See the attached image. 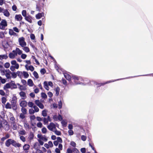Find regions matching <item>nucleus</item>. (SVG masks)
Instances as JSON below:
<instances>
[{"label":"nucleus","instance_id":"obj_12","mask_svg":"<svg viewBox=\"0 0 153 153\" xmlns=\"http://www.w3.org/2000/svg\"><path fill=\"white\" fill-rule=\"evenodd\" d=\"M6 74L5 76L8 79H10L11 78V72L8 69L5 70Z\"/></svg>","mask_w":153,"mask_h":153},{"label":"nucleus","instance_id":"obj_48","mask_svg":"<svg viewBox=\"0 0 153 153\" xmlns=\"http://www.w3.org/2000/svg\"><path fill=\"white\" fill-rule=\"evenodd\" d=\"M47 131V129L45 127H43L42 129V132L43 134H45Z\"/></svg>","mask_w":153,"mask_h":153},{"label":"nucleus","instance_id":"obj_43","mask_svg":"<svg viewBox=\"0 0 153 153\" xmlns=\"http://www.w3.org/2000/svg\"><path fill=\"white\" fill-rule=\"evenodd\" d=\"M33 108L34 109V111H35V112H38L39 111V108L36 105H34L33 107Z\"/></svg>","mask_w":153,"mask_h":153},{"label":"nucleus","instance_id":"obj_22","mask_svg":"<svg viewBox=\"0 0 153 153\" xmlns=\"http://www.w3.org/2000/svg\"><path fill=\"white\" fill-rule=\"evenodd\" d=\"M27 84L30 86H33L34 85V84L33 81L31 79H29L27 80Z\"/></svg>","mask_w":153,"mask_h":153},{"label":"nucleus","instance_id":"obj_55","mask_svg":"<svg viewBox=\"0 0 153 153\" xmlns=\"http://www.w3.org/2000/svg\"><path fill=\"white\" fill-rule=\"evenodd\" d=\"M10 64L9 62H6L4 64V66L6 68H8L10 67Z\"/></svg>","mask_w":153,"mask_h":153},{"label":"nucleus","instance_id":"obj_8","mask_svg":"<svg viewBox=\"0 0 153 153\" xmlns=\"http://www.w3.org/2000/svg\"><path fill=\"white\" fill-rule=\"evenodd\" d=\"M35 104L40 108L42 109L44 108V106L43 105L40 101L39 100H37L34 102Z\"/></svg>","mask_w":153,"mask_h":153},{"label":"nucleus","instance_id":"obj_51","mask_svg":"<svg viewBox=\"0 0 153 153\" xmlns=\"http://www.w3.org/2000/svg\"><path fill=\"white\" fill-rule=\"evenodd\" d=\"M44 123V124H47L48 122L49 121L46 118H44L43 119Z\"/></svg>","mask_w":153,"mask_h":153},{"label":"nucleus","instance_id":"obj_61","mask_svg":"<svg viewBox=\"0 0 153 153\" xmlns=\"http://www.w3.org/2000/svg\"><path fill=\"white\" fill-rule=\"evenodd\" d=\"M62 102L61 101H59L58 102L59 108L60 109L62 108Z\"/></svg>","mask_w":153,"mask_h":153},{"label":"nucleus","instance_id":"obj_29","mask_svg":"<svg viewBox=\"0 0 153 153\" xmlns=\"http://www.w3.org/2000/svg\"><path fill=\"white\" fill-rule=\"evenodd\" d=\"M22 74V71H18L17 72V76L21 79L23 78Z\"/></svg>","mask_w":153,"mask_h":153},{"label":"nucleus","instance_id":"obj_57","mask_svg":"<svg viewBox=\"0 0 153 153\" xmlns=\"http://www.w3.org/2000/svg\"><path fill=\"white\" fill-rule=\"evenodd\" d=\"M70 145L73 146V147H75L76 146V143L73 141H72L71 142Z\"/></svg>","mask_w":153,"mask_h":153},{"label":"nucleus","instance_id":"obj_52","mask_svg":"<svg viewBox=\"0 0 153 153\" xmlns=\"http://www.w3.org/2000/svg\"><path fill=\"white\" fill-rule=\"evenodd\" d=\"M21 55V58L23 59H25L27 56V55L25 54L22 53Z\"/></svg>","mask_w":153,"mask_h":153},{"label":"nucleus","instance_id":"obj_18","mask_svg":"<svg viewBox=\"0 0 153 153\" xmlns=\"http://www.w3.org/2000/svg\"><path fill=\"white\" fill-rule=\"evenodd\" d=\"M64 76L65 78L68 80H70L71 79V77L68 74L66 73L63 72Z\"/></svg>","mask_w":153,"mask_h":153},{"label":"nucleus","instance_id":"obj_42","mask_svg":"<svg viewBox=\"0 0 153 153\" xmlns=\"http://www.w3.org/2000/svg\"><path fill=\"white\" fill-rule=\"evenodd\" d=\"M61 123L63 126H66L67 124V121L65 120H62L61 122Z\"/></svg>","mask_w":153,"mask_h":153},{"label":"nucleus","instance_id":"obj_20","mask_svg":"<svg viewBox=\"0 0 153 153\" xmlns=\"http://www.w3.org/2000/svg\"><path fill=\"white\" fill-rule=\"evenodd\" d=\"M17 98L16 96L15 95H13V97L12 100L11 101V103H16L17 102Z\"/></svg>","mask_w":153,"mask_h":153},{"label":"nucleus","instance_id":"obj_33","mask_svg":"<svg viewBox=\"0 0 153 153\" xmlns=\"http://www.w3.org/2000/svg\"><path fill=\"white\" fill-rule=\"evenodd\" d=\"M18 132L19 134L22 135H24L25 134H26V132L23 129H21L20 130L18 131Z\"/></svg>","mask_w":153,"mask_h":153},{"label":"nucleus","instance_id":"obj_7","mask_svg":"<svg viewBox=\"0 0 153 153\" xmlns=\"http://www.w3.org/2000/svg\"><path fill=\"white\" fill-rule=\"evenodd\" d=\"M67 153H79V150L76 148H74L71 149L70 148H68L67 149Z\"/></svg>","mask_w":153,"mask_h":153},{"label":"nucleus","instance_id":"obj_37","mask_svg":"<svg viewBox=\"0 0 153 153\" xmlns=\"http://www.w3.org/2000/svg\"><path fill=\"white\" fill-rule=\"evenodd\" d=\"M10 84V85L11 87L12 86L14 88H17L16 85L15 84V83L14 81H11Z\"/></svg>","mask_w":153,"mask_h":153},{"label":"nucleus","instance_id":"obj_6","mask_svg":"<svg viewBox=\"0 0 153 153\" xmlns=\"http://www.w3.org/2000/svg\"><path fill=\"white\" fill-rule=\"evenodd\" d=\"M47 128L49 130L53 131L56 129V125L54 123H51L48 126Z\"/></svg>","mask_w":153,"mask_h":153},{"label":"nucleus","instance_id":"obj_62","mask_svg":"<svg viewBox=\"0 0 153 153\" xmlns=\"http://www.w3.org/2000/svg\"><path fill=\"white\" fill-rule=\"evenodd\" d=\"M42 123L40 122L38 123L37 124V126L39 128H41L42 126Z\"/></svg>","mask_w":153,"mask_h":153},{"label":"nucleus","instance_id":"obj_21","mask_svg":"<svg viewBox=\"0 0 153 153\" xmlns=\"http://www.w3.org/2000/svg\"><path fill=\"white\" fill-rule=\"evenodd\" d=\"M23 77L25 78H27L29 76V74L27 72L25 71H22Z\"/></svg>","mask_w":153,"mask_h":153},{"label":"nucleus","instance_id":"obj_5","mask_svg":"<svg viewBox=\"0 0 153 153\" xmlns=\"http://www.w3.org/2000/svg\"><path fill=\"white\" fill-rule=\"evenodd\" d=\"M7 26V22L5 19H2L0 23V28L1 30H5Z\"/></svg>","mask_w":153,"mask_h":153},{"label":"nucleus","instance_id":"obj_45","mask_svg":"<svg viewBox=\"0 0 153 153\" xmlns=\"http://www.w3.org/2000/svg\"><path fill=\"white\" fill-rule=\"evenodd\" d=\"M41 95L42 97L43 98L45 99L47 98V95L46 94L44 93H42L41 94Z\"/></svg>","mask_w":153,"mask_h":153},{"label":"nucleus","instance_id":"obj_53","mask_svg":"<svg viewBox=\"0 0 153 153\" xmlns=\"http://www.w3.org/2000/svg\"><path fill=\"white\" fill-rule=\"evenodd\" d=\"M56 140L59 142L61 143L62 142V139L59 137H58L57 138Z\"/></svg>","mask_w":153,"mask_h":153},{"label":"nucleus","instance_id":"obj_1","mask_svg":"<svg viewBox=\"0 0 153 153\" xmlns=\"http://www.w3.org/2000/svg\"><path fill=\"white\" fill-rule=\"evenodd\" d=\"M37 140L40 145L42 146L43 145L44 142H46L48 140L47 139L45 136H43L40 134L37 135Z\"/></svg>","mask_w":153,"mask_h":153},{"label":"nucleus","instance_id":"obj_38","mask_svg":"<svg viewBox=\"0 0 153 153\" xmlns=\"http://www.w3.org/2000/svg\"><path fill=\"white\" fill-rule=\"evenodd\" d=\"M7 101V98L5 97H2L1 98V101L3 104H5Z\"/></svg>","mask_w":153,"mask_h":153},{"label":"nucleus","instance_id":"obj_60","mask_svg":"<svg viewBox=\"0 0 153 153\" xmlns=\"http://www.w3.org/2000/svg\"><path fill=\"white\" fill-rule=\"evenodd\" d=\"M81 138L82 140L83 141H85L86 140V137L84 135H82L81 136Z\"/></svg>","mask_w":153,"mask_h":153},{"label":"nucleus","instance_id":"obj_26","mask_svg":"<svg viewBox=\"0 0 153 153\" xmlns=\"http://www.w3.org/2000/svg\"><path fill=\"white\" fill-rule=\"evenodd\" d=\"M12 108L13 110H16L17 109V106L16 103H11Z\"/></svg>","mask_w":153,"mask_h":153},{"label":"nucleus","instance_id":"obj_39","mask_svg":"<svg viewBox=\"0 0 153 153\" xmlns=\"http://www.w3.org/2000/svg\"><path fill=\"white\" fill-rule=\"evenodd\" d=\"M55 91H56V96H58L59 94V92L60 91V88L59 87H56L55 89Z\"/></svg>","mask_w":153,"mask_h":153},{"label":"nucleus","instance_id":"obj_3","mask_svg":"<svg viewBox=\"0 0 153 153\" xmlns=\"http://www.w3.org/2000/svg\"><path fill=\"white\" fill-rule=\"evenodd\" d=\"M18 42L19 43V45L22 47H24V46H26L27 45V43L25 41V38L23 37L19 38Z\"/></svg>","mask_w":153,"mask_h":153},{"label":"nucleus","instance_id":"obj_58","mask_svg":"<svg viewBox=\"0 0 153 153\" xmlns=\"http://www.w3.org/2000/svg\"><path fill=\"white\" fill-rule=\"evenodd\" d=\"M68 133L69 135H72L74 134V132L72 130H69Z\"/></svg>","mask_w":153,"mask_h":153},{"label":"nucleus","instance_id":"obj_9","mask_svg":"<svg viewBox=\"0 0 153 153\" xmlns=\"http://www.w3.org/2000/svg\"><path fill=\"white\" fill-rule=\"evenodd\" d=\"M9 57L11 59H14L17 56L16 53L14 50L9 53L8 55Z\"/></svg>","mask_w":153,"mask_h":153},{"label":"nucleus","instance_id":"obj_44","mask_svg":"<svg viewBox=\"0 0 153 153\" xmlns=\"http://www.w3.org/2000/svg\"><path fill=\"white\" fill-rule=\"evenodd\" d=\"M28 106L30 108H32L34 105V104L31 102H28Z\"/></svg>","mask_w":153,"mask_h":153},{"label":"nucleus","instance_id":"obj_10","mask_svg":"<svg viewBox=\"0 0 153 153\" xmlns=\"http://www.w3.org/2000/svg\"><path fill=\"white\" fill-rule=\"evenodd\" d=\"M25 67L27 71L30 70L31 71H33L34 70V67L31 65H29L26 64L25 65Z\"/></svg>","mask_w":153,"mask_h":153},{"label":"nucleus","instance_id":"obj_41","mask_svg":"<svg viewBox=\"0 0 153 153\" xmlns=\"http://www.w3.org/2000/svg\"><path fill=\"white\" fill-rule=\"evenodd\" d=\"M21 111L22 114H27V110L26 109L24 108H21Z\"/></svg>","mask_w":153,"mask_h":153},{"label":"nucleus","instance_id":"obj_23","mask_svg":"<svg viewBox=\"0 0 153 153\" xmlns=\"http://www.w3.org/2000/svg\"><path fill=\"white\" fill-rule=\"evenodd\" d=\"M44 16V13H39L36 15V17L37 19H40Z\"/></svg>","mask_w":153,"mask_h":153},{"label":"nucleus","instance_id":"obj_19","mask_svg":"<svg viewBox=\"0 0 153 153\" xmlns=\"http://www.w3.org/2000/svg\"><path fill=\"white\" fill-rule=\"evenodd\" d=\"M15 19L18 21H20L22 19V17L20 14L16 15Z\"/></svg>","mask_w":153,"mask_h":153},{"label":"nucleus","instance_id":"obj_46","mask_svg":"<svg viewBox=\"0 0 153 153\" xmlns=\"http://www.w3.org/2000/svg\"><path fill=\"white\" fill-rule=\"evenodd\" d=\"M33 74L34 76L36 79H38L39 78V75L38 73L35 71L33 72Z\"/></svg>","mask_w":153,"mask_h":153},{"label":"nucleus","instance_id":"obj_25","mask_svg":"<svg viewBox=\"0 0 153 153\" xmlns=\"http://www.w3.org/2000/svg\"><path fill=\"white\" fill-rule=\"evenodd\" d=\"M25 19L26 21L30 23H31L32 22V18L30 16H26V17H25Z\"/></svg>","mask_w":153,"mask_h":153},{"label":"nucleus","instance_id":"obj_4","mask_svg":"<svg viewBox=\"0 0 153 153\" xmlns=\"http://www.w3.org/2000/svg\"><path fill=\"white\" fill-rule=\"evenodd\" d=\"M44 86V88L47 91L49 90V88L48 86H50L51 87H52L53 84L52 82L51 81L48 82L47 81H45L43 83Z\"/></svg>","mask_w":153,"mask_h":153},{"label":"nucleus","instance_id":"obj_13","mask_svg":"<svg viewBox=\"0 0 153 153\" xmlns=\"http://www.w3.org/2000/svg\"><path fill=\"white\" fill-rule=\"evenodd\" d=\"M30 146L28 144H25L23 147V149L25 151V153H27L28 152Z\"/></svg>","mask_w":153,"mask_h":153},{"label":"nucleus","instance_id":"obj_31","mask_svg":"<svg viewBox=\"0 0 153 153\" xmlns=\"http://www.w3.org/2000/svg\"><path fill=\"white\" fill-rule=\"evenodd\" d=\"M10 85L9 83H7L5 84L3 88L4 90H6L7 88H11Z\"/></svg>","mask_w":153,"mask_h":153},{"label":"nucleus","instance_id":"obj_63","mask_svg":"<svg viewBox=\"0 0 153 153\" xmlns=\"http://www.w3.org/2000/svg\"><path fill=\"white\" fill-rule=\"evenodd\" d=\"M48 144L50 147L51 148L53 146V143L51 141H49L48 142Z\"/></svg>","mask_w":153,"mask_h":153},{"label":"nucleus","instance_id":"obj_64","mask_svg":"<svg viewBox=\"0 0 153 153\" xmlns=\"http://www.w3.org/2000/svg\"><path fill=\"white\" fill-rule=\"evenodd\" d=\"M80 151L82 153H85L86 152V149L85 148H82Z\"/></svg>","mask_w":153,"mask_h":153},{"label":"nucleus","instance_id":"obj_17","mask_svg":"<svg viewBox=\"0 0 153 153\" xmlns=\"http://www.w3.org/2000/svg\"><path fill=\"white\" fill-rule=\"evenodd\" d=\"M14 51L16 53L17 56L18 54L19 55H21L22 53V51L19 48H16L15 50Z\"/></svg>","mask_w":153,"mask_h":153},{"label":"nucleus","instance_id":"obj_28","mask_svg":"<svg viewBox=\"0 0 153 153\" xmlns=\"http://www.w3.org/2000/svg\"><path fill=\"white\" fill-rule=\"evenodd\" d=\"M8 56L7 54L0 55V60L6 59L7 58Z\"/></svg>","mask_w":153,"mask_h":153},{"label":"nucleus","instance_id":"obj_36","mask_svg":"<svg viewBox=\"0 0 153 153\" xmlns=\"http://www.w3.org/2000/svg\"><path fill=\"white\" fill-rule=\"evenodd\" d=\"M10 120L11 121V123H13L15 122V118L13 117V115L11 113H10Z\"/></svg>","mask_w":153,"mask_h":153},{"label":"nucleus","instance_id":"obj_49","mask_svg":"<svg viewBox=\"0 0 153 153\" xmlns=\"http://www.w3.org/2000/svg\"><path fill=\"white\" fill-rule=\"evenodd\" d=\"M19 88L21 90L25 91L26 89V88L25 86L22 85L20 86V87H19Z\"/></svg>","mask_w":153,"mask_h":153},{"label":"nucleus","instance_id":"obj_24","mask_svg":"<svg viewBox=\"0 0 153 153\" xmlns=\"http://www.w3.org/2000/svg\"><path fill=\"white\" fill-rule=\"evenodd\" d=\"M40 145L39 143L38 142L35 143L33 146L34 148L36 150L40 148Z\"/></svg>","mask_w":153,"mask_h":153},{"label":"nucleus","instance_id":"obj_2","mask_svg":"<svg viewBox=\"0 0 153 153\" xmlns=\"http://www.w3.org/2000/svg\"><path fill=\"white\" fill-rule=\"evenodd\" d=\"M3 13L4 16L6 17L10 16V14L8 10L0 7V13Z\"/></svg>","mask_w":153,"mask_h":153},{"label":"nucleus","instance_id":"obj_54","mask_svg":"<svg viewBox=\"0 0 153 153\" xmlns=\"http://www.w3.org/2000/svg\"><path fill=\"white\" fill-rule=\"evenodd\" d=\"M11 75L12 76L13 78H15L17 77V72L16 73L15 72L12 73L11 72Z\"/></svg>","mask_w":153,"mask_h":153},{"label":"nucleus","instance_id":"obj_40","mask_svg":"<svg viewBox=\"0 0 153 153\" xmlns=\"http://www.w3.org/2000/svg\"><path fill=\"white\" fill-rule=\"evenodd\" d=\"M47 111L46 109H45L42 111V115L43 117H46L47 116Z\"/></svg>","mask_w":153,"mask_h":153},{"label":"nucleus","instance_id":"obj_16","mask_svg":"<svg viewBox=\"0 0 153 153\" xmlns=\"http://www.w3.org/2000/svg\"><path fill=\"white\" fill-rule=\"evenodd\" d=\"M13 140L9 139L5 142V145L7 147H9L11 144H12Z\"/></svg>","mask_w":153,"mask_h":153},{"label":"nucleus","instance_id":"obj_11","mask_svg":"<svg viewBox=\"0 0 153 153\" xmlns=\"http://www.w3.org/2000/svg\"><path fill=\"white\" fill-rule=\"evenodd\" d=\"M19 105L22 108L25 107L27 105V102L24 100L20 101Z\"/></svg>","mask_w":153,"mask_h":153},{"label":"nucleus","instance_id":"obj_32","mask_svg":"<svg viewBox=\"0 0 153 153\" xmlns=\"http://www.w3.org/2000/svg\"><path fill=\"white\" fill-rule=\"evenodd\" d=\"M23 50L26 53H28L30 51V49L28 47L24 46V47H22Z\"/></svg>","mask_w":153,"mask_h":153},{"label":"nucleus","instance_id":"obj_59","mask_svg":"<svg viewBox=\"0 0 153 153\" xmlns=\"http://www.w3.org/2000/svg\"><path fill=\"white\" fill-rule=\"evenodd\" d=\"M20 140H22L23 142H25V138L24 137L22 136H21L20 137Z\"/></svg>","mask_w":153,"mask_h":153},{"label":"nucleus","instance_id":"obj_56","mask_svg":"<svg viewBox=\"0 0 153 153\" xmlns=\"http://www.w3.org/2000/svg\"><path fill=\"white\" fill-rule=\"evenodd\" d=\"M29 112L30 114H33L35 112V111L32 108H30L29 110Z\"/></svg>","mask_w":153,"mask_h":153},{"label":"nucleus","instance_id":"obj_34","mask_svg":"<svg viewBox=\"0 0 153 153\" xmlns=\"http://www.w3.org/2000/svg\"><path fill=\"white\" fill-rule=\"evenodd\" d=\"M12 126L14 130H16L17 128V124L15 122L12 123Z\"/></svg>","mask_w":153,"mask_h":153},{"label":"nucleus","instance_id":"obj_47","mask_svg":"<svg viewBox=\"0 0 153 153\" xmlns=\"http://www.w3.org/2000/svg\"><path fill=\"white\" fill-rule=\"evenodd\" d=\"M22 14L23 16L26 17L27 15L26 11L25 10H23L22 11Z\"/></svg>","mask_w":153,"mask_h":153},{"label":"nucleus","instance_id":"obj_15","mask_svg":"<svg viewBox=\"0 0 153 153\" xmlns=\"http://www.w3.org/2000/svg\"><path fill=\"white\" fill-rule=\"evenodd\" d=\"M12 145L15 147H20L21 146V144L19 143H17L15 141L13 140Z\"/></svg>","mask_w":153,"mask_h":153},{"label":"nucleus","instance_id":"obj_14","mask_svg":"<svg viewBox=\"0 0 153 153\" xmlns=\"http://www.w3.org/2000/svg\"><path fill=\"white\" fill-rule=\"evenodd\" d=\"M19 94L22 99L23 100L25 99L27 97L25 93L23 91H21L19 93Z\"/></svg>","mask_w":153,"mask_h":153},{"label":"nucleus","instance_id":"obj_30","mask_svg":"<svg viewBox=\"0 0 153 153\" xmlns=\"http://www.w3.org/2000/svg\"><path fill=\"white\" fill-rule=\"evenodd\" d=\"M5 108L6 109H11L12 108L11 104H10L9 102H7L5 105Z\"/></svg>","mask_w":153,"mask_h":153},{"label":"nucleus","instance_id":"obj_50","mask_svg":"<svg viewBox=\"0 0 153 153\" xmlns=\"http://www.w3.org/2000/svg\"><path fill=\"white\" fill-rule=\"evenodd\" d=\"M53 132H54L55 134L57 135H60L61 134V133L60 131H57L56 129L55 130H54L53 131Z\"/></svg>","mask_w":153,"mask_h":153},{"label":"nucleus","instance_id":"obj_35","mask_svg":"<svg viewBox=\"0 0 153 153\" xmlns=\"http://www.w3.org/2000/svg\"><path fill=\"white\" fill-rule=\"evenodd\" d=\"M9 33L11 35H13L17 36V34L16 33L14 32L12 30L10 29L9 31Z\"/></svg>","mask_w":153,"mask_h":153},{"label":"nucleus","instance_id":"obj_27","mask_svg":"<svg viewBox=\"0 0 153 153\" xmlns=\"http://www.w3.org/2000/svg\"><path fill=\"white\" fill-rule=\"evenodd\" d=\"M72 78L74 80L75 82L78 80H79L81 79V78L80 77H78L75 75L73 76Z\"/></svg>","mask_w":153,"mask_h":153}]
</instances>
